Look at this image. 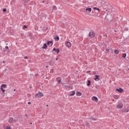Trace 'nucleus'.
Segmentation results:
<instances>
[{"instance_id": "nucleus-1", "label": "nucleus", "mask_w": 129, "mask_h": 129, "mask_svg": "<svg viewBox=\"0 0 129 129\" xmlns=\"http://www.w3.org/2000/svg\"><path fill=\"white\" fill-rule=\"evenodd\" d=\"M35 96L37 98H41L44 96V94L41 92H39L35 95Z\"/></svg>"}, {"instance_id": "nucleus-2", "label": "nucleus", "mask_w": 129, "mask_h": 129, "mask_svg": "<svg viewBox=\"0 0 129 129\" xmlns=\"http://www.w3.org/2000/svg\"><path fill=\"white\" fill-rule=\"evenodd\" d=\"M89 37H90V38H94V37H95V33H94V32H90L89 33Z\"/></svg>"}, {"instance_id": "nucleus-3", "label": "nucleus", "mask_w": 129, "mask_h": 129, "mask_svg": "<svg viewBox=\"0 0 129 129\" xmlns=\"http://www.w3.org/2000/svg\"><path fill=\"white\" fill-rule=\"evenodd\" d=\"M65 45L66 46V47H67V48H71V43H70V42L69 41H66Z\"/></svg>"}, {"instance_id": "nucleus-4", "label": "nucleus", "mask_w": 129, "mask_h": 129, "mask_svg": "<svg viewBox=\"0 0 129 129\" xmlns=\"http://www.w3.org/2000/svg\"><path fill=\"white\" fill-rule=\"evenodd\" d=\"M9 122L10 123H13V122L15 123V121H14V118H13V117H10V118H9Z\"/></svg>"}, {"instance_id": "nucleus-5", "label": "nucleus", "mask_w": 129, "mask_h": 129, "mask_svg": "<svg viewBox=\"0 0 129 129\" xmlns=\"http://www.w3.org/2000/svg\"><path fill=\"white\" fill-rule=\"evenodd\" d=\"M116 91H118V92H119L120 93H121L122 92H123V89H121V88H119V89H116Z\"/></svg>"}, {"instance_id": "nucleus-6", "label": "nucleus", "mask_w": 129, "mask_h": 129, "mask_svg": "<svg viewBox=\"0 0 129 129\" xmlns=\"http://www.w3.org/2000/svg\"><path fill=\"white\" fill-rule=\"evenodd\" d=\"M75 95V91H73L70 93L69 96H73Z\"/></svg>"}, {"instance_id": "nucleus-7", "label": "nucleus", "mask_w": 129, "mask_h": 129, "mask_svg": "<svg viewBox=\"0 0 129 129\" xmlns=\"http://www.w3.org/2000/svg\"><path fill=\"white\" fill-rule=\"evenodd\" d=\"M53 51H55L58 54L59 52H60V49L58 48L56 49L55 48H53Z\"/></svg>"}, {"instance_id": "nucleus-8", "label": "nucleus", "mask_w": 129, "mask_h": 129, "mask_svg": "<svg viewBox=\"0 0 129 129\" xmlns=\"http://www.w3.org/2000/svg\"><path fill=\"white\" fill-rule=\"evenodd\" d=\"M92 100H93V101H96V102H97V101H98V98H97V97H95V96H93V97H92Z\"/></svg>"}, {"instance_id": "nucleus-9", "label": "nucleus", "mask_w": 129, "mask_h": 129, "mask_svg": "<svg viewBox=\"0 0 129 129\" xmlns=\"http://www.w3.org/2000/svg\"><path fill=\"white\" fill-rule=\"evenodd\" d=\"M95 78H94V80H95L96 81H98V80H100L99 79V76L98 75H95Z\"/></svg>"}, {"instance_id": "nucleus-10", "label": "nucleus", "mask_w": 129, "mask_h": 129, "mask_svg": "<svg viewBox=\"0 0 129 129\" xmlns=\"http://www.w3.org/2000/svg\"><path fill=\"white\" fill-rule=\"evenodd\" d=\"M91 11H92V9L90 8H88L86 9V11L88 12L89 13H91Z\"/></svg>"}, {"instance_id": "nucleus-11", "label": "nucleus", "mask_w": 129, "mask_h": 129, "mask_svg": "<svg viewBox=\"0 0 129 129\" xmlns=\"http://www.w3.org/2000/svg\"><path fill=\"white\" fill-rule=\"evenodd\" d=\"M76 95L77 96H81V95H82V93L80 92H77Z\"/></svg>"}, {"instance_id": "nucleus-12", "label": "nucleus", "mask_w": 129, "mask_h": 129, "mask_svg": "<svg viewBox=\"0 0 129 129\" xmlns=\"http://www.w3.org/2000/svg\"><path fill=\"white\" fill-rule=\"evenodd\" d=\"M47 45H50V46H53V41H48Z\"/></svg>"}, {"instance_id": "nucleus-13", "label": "nucleus", "mask_w": 129, "mask_h": 129, "mask_svg": "<svg viewBox=\"0 0 129 129\" xmlns=\"http://www.w3.org/2000/svg\"><path fill=\"white\" fill-rule=\"evenodd\" d=\"M122 104H119L117 105V108H122Z\"/></svg>"}, {"instance_id": "nucleus-14", "label": "nucleus", "mask_w": 129, "mask_h": 129, "mask_svg": "<svg viewBox=\"0 0 129 129\" xmlns=\"http://www.w3.org/2000/svg\"><path fill=\"white\" fill-rule=\"evenodd\" d=\"M88 83L87 84V86H90L91 85V81L90 80H88L87 81Z\"/></svg>"}, {"instance_id": "nucleus-15", "label": "nucleus", "mask_w": 129, "mask_h": 129, "mask_svg": "<svg viewBox=\"0 0 129 129\" xmlns=\"http://www.w3.org/2000/svg\"><path fill=\"white\" fill-rule=\"evenodd\" d=\"M89 119H91V120H97V119L96 118H94L93 117H89Z\"/></svg>"}, {"instance_id": "nucleus-16", "label": "nucleus", "mask_w": 129, "mask_h": 129, "mask_svg": "<svg viewBox=\"0 0 129 129\" xmlns=\"http://www.w3.org/2000/svg\"><path fill=\"white\" fill-rule=\"evenodd\" d=\"M47 44L46 43H44L43 44V46H42V49H47Z\"/></svg>"}, {"instance_id": "nucleus-17", "label": "nucleus", "mask_w": 129, "mask_h": 129, "mask_svg": "<svg viewBox=\"0 0 129 129\" xmlns=\"http://www.w3.org/2000/svg\"><path fill=\"white\" fill-rule=\"evenodd\" d=\"M114 52L117 55V54H118L119 53V51L117 50H115Z\"/></svg>"}, {"instance_id": "nucleus-18", "label": "nucleus", "mask_w": 129, "mask_h": 129, "mask_svg": "<svg viewBox=\"0 0 129 129\" xmlns=\"http://www.w3.org/2000/svg\"><path fill=\"white\" fill-rule=\"evenodd\" d=\"M6 87H7V85H6L5 84L2 85V86H1V88H6Z\"/></svg>"}, {"instance_id": "nucleus-19", "label": "nucleus", "mask_w": 129, "mask_h": 129, "mask_svg": "<svg viewBox=\"0 0 129 129\" xmlns=\"http://www.w3.org/2000/svg\"><path fill=\"white\" fill-rule=\"evenodd\" d=\"M122 56L123 58H125L126 57V53H123Z\"/></svg>"}, {"instance_id": "nucleus-20", "label": "nucleus", "mask_w": 129, "mask_h": 129, "mask_svg": "<svg viewBox=\"0 0 129 129\" xmlns=\"http://www.w3.org/2000/svg\"><path fill=\"white\" fill-rule=\"evenodd\" d=\"M14 122H17V121H18V118H15L14 119Z\"/></svg>"}, {"instance_id": "nucleus-21", "label": "nucleus", "mask_w": 129, "mask_h": 129, "mask_svg": "<svg viewBox=\"0 0 129 129\" xmlns=\"http://www.w3.org/2000/svg\"><path fill=\"white\" fill-rule=\"evenodd\" d=\"M64 87H65V88H70V86L64 85Z\"/></svg>"}, {"instance_id": "nucleus-22", "label": "nucleus", "mask_w": 129, "mask_h": 129, "mask_svg": "<svg viewBox=\"0 0 129 129\" xmlns=\"http://www.w3.org/2000/svg\"><path fill=\"white\" fill-rule=\"evenodd\" d=\"M94 10H97V11H98V13H99V9L95 7L94 8Z\"/></svg>"}, {"instance_id": "nucleus-23", "label": "nucleus", "mask_w": 129, "mask_h": 129, "mask_svg": "<svg viewBox=\"0 0 129 129\" xmlns=\"http://www.w3.org/2000/svg\"><path fill=\"white\" fill-rule=\"evenodd\" d=\"M48 27H44L43 29L44 31H47L48 30Z\"/></svg>"}, {"instance_id": "nucleus-24", "label": "nucleus", "mask_w": 129, "mask_h": 129, "mask_svg": "<svg viewBox=\"0 0 129 129\" xmlns=\"http://www.w3.org/2000/svg\"><path fill=\"white\" fill-rule=\"evenodd\" d=\"M124 31H128V28L125 27V28H124Z\"/></svg>"}, {"instance_id": "nucleus-25", "label": "nucleus", "mask_w": 129, "mask_h": 129, "mask_svg": "<svg viewBox=\"0 0 129 129\" xmlns=\"http://www.w3.org/2000/svg\"><path fill=\"white\" fill-rule=\"evenodd\" d=\"M86 125L87 126H88L89 127V126H90V124H89V123H87V124H86Z\"/></svg>"}, {"instance_id": "nucleus-26", "label": "nucleus", "mask_w": 129, "mask_h": 129, "mask_svg": "<svg viewBox=\"0 0 129 129\" xmlns=\"http://www.w3.org/2000/svg\"><path fill=\"white\" fill-rule=\"evenodd\" d=\"M58 84H60V83H61V79L58 80Z\"/></svg>"}, {"instance_id": "nucleus-27", "label": "nucleus", "mask_w": 129, "mask_h": 129, "mask_svg": "<svg viewBox=\"0 0 129 129\" xmlns=\"http://www.w3.org/2000/svg\"><path fill=\"white\" fill-rule=\"evenodd\" d=\"M1 90L2 91H3L4 92H5V91H6V90H4V88H2L1 87Z\"/></svg>"}, {"instance_id": "nucleus-28", "label": "nucleus", "mask_w": 129, "mask_h": 129, "mask_svg": "<svg viewBox=\"0 0 129 129\" xmlns=\"http://www.w3.org/2000/svg\"><path fill=\"white\" fill-rule=\"evenodd\" d=\"M56 6H53V8H52V9H53V10H56Z\"/></svg>"}, {"instance_id": "nucleus-29", "label": "nucleus", "mask_w": 129, "mask_h": 129, "mask_svg": "<svg viewBox=\"0 0 129 129\" xmlns=\"http://www.w3.org/2000/svg\"><path fill=\"white\" fill-rule=\"evenodd\" d=\"M26 28H27V26L24 25L23 26V29H26Z\"/></svg>"}, {"instance_id": "nucleus-30", "label": "nucleus", "mask_w": 129, "mask_h": 129, "mask_svg": "<svg viewBox=\"0 0 129 129\" xmlns=\"http://www.w3.org/2000/svg\"><path fill=\"white\" fill-rule=\"evenodd\" d=\"M6 129H11V126H7Z\"/></svg>"}, {"instance_id": "nucleus-31", "label": "nucleus", "mask_w": 129, "mask_h": 129, "mask_svg": "<svg viewBox=\"0 0 129 129\" xmlns=\"http://www.w3.org/2000/svg\"><path fill=\"white\" fill-rule=\"evenodd\" d=\"M3 12H7V9H3Z\"/></svg>"}, {"instance_id": "nucleus-32", "label": "nucleus", "mask_w": 129, "mask_h": 129, "mask_svg": "<svg viewBox=\"0 0 129 129\" xmlns=\"http://www.w3.org/2000/svg\"><path fill=\"white\" fill-rule=\"evenodd\" d=\"M56 40H57V41H59V36L56 37Z\"/></svg>"}, {"instance_id": "nucleus-33", "label": "nucleus", "mask_w": 129, "mask_h": 129, "mask_svg": "<svg viewBox=\"0 0 129 129\" xmlns=\"http://www.w3.org/2000/svg\"><path fill=\"white\" fill-rule=\"evenodd\" d=\"M5 48H6V49H9V46H6V47H5Z\"/></svg>"}, {"instance_id": "nucleus-34", "label": "nucleus", "mask_w": 129, "mask_h": 129, "mask_svg": "<svg viewBox=\"0 0 129 129\" xmlns=\"http://www.w3.org/2000/svg\"><path fill=\"white\" fill-rule=\"evenodd\" d=\"M24 59H28V56H25Z\"/></svg>"}, {"instance_id": "nucleus-35", "label": "nucleus", "mask_w": 129, "mask_h": 129, "mask_svg": "<svg viewBox=\"0 0 129 129\" xmlns=\"http://www.w3.org/2000/svg\"><path fill=\"white\" fill-rule=\"evenodd\" d=\"M106 51L107 52H108V51H109V49H106Z\"/></svg>"}, {"instance_id": "nucleus-36", "label": "nucleus", "mask_w": 129, "mask_h": 129, "mask_svg": "<svg viewBox=\"0 0 129 129\" xmlns=\"http://www.w3.org/2000/svg\"><path fill=\"white\" fill-rule=\"evenodd\" d=\"M28 104H31V102H28Z\"/></svg>"}, {"instance_id": "nucleus-37", "label": "nucleus", "mask_w": 129, "mask_h": 129, "mask_svg": "<svg viewBox=\"0 0 129 129\" xmlns=\"http://www.w3.org/2000/svg\"><path fill=\"white\" fill-rule=\"evenodd\" d=\"M55 60H56V61H57L58 60V58H56Z\"/></svg>"}, {"instance_id": "nucleus-38", "label": "nucleus", "mask_w": 129, "mask_h": 129, "mask_svg": "<svg viewBox=\"0 0 129 129\" xmlns=\"http://www.w3.org/2000/svg\"><path fill=\"white\" fill-rule=\"evenodd\" d=\"M25 116H27V117H28V115L26 114Z\"/></svg>"}, {"instance_id": "nucleus-39", "label": "nucleus", "mask_w": 129, "mask_h": 129, "mask_svg": "<svg viewBox=\"0 0 129 129\" xmlns=\"http://www.w3.org/2000/svg\"><path fill=\"white\" fill-rule=\"evenodd\" d=\"M89 72H90V71L87 72V73H89Z\"/></svg>"}, {"instance_id": "nucleus-40", "label": "nucleus", "mask_w": 129, "mask_h": 129, "mask_svg": "<svg viewBox=\"0 0 129 129\" xmlns=\"http://www.w3.org/2000/svg\"><path fill=\"white\" fill-rule=\"evenodd\" d=\"M46 68H48V66H46Z\"/></svg>"}, {"instance_id": "nucleus-41", "label": "nucleus", "mask_w": 129, "mask_h": 129, "mask_svg": "<svg viewBox=\"0 0 129 129\" xmlns=\"http://www.w3.org/2000/svg\"><path fill=\"white\" fill-rule=\"evenodd\" d=\"M3 62V63H5V60H4Z\"/></svg>"}, {"instance_id": "nucleus-42", "label": "nucleus", "mask_w": 129, "mask_h": 129, "mask_svg": "<svg viewBox=\"0 0 129 129\" xmlns=\"http://www.w3.org/2000/svg\"><path fill=\"white\" fill-rule=\"evenodd\" d=\"M57 80H58V79H59V78H57V79H56Z\"/></svg>"}, {"instance_id": "nucleus-43", "label": "nucleus", "mask_w": 129, "mask_h": 129, "mask_svg": "<svg viewBox=\"0 0 129 129\" xmlns=\"http://www.w3.org/2000/svg\"><path fill=\"white\" fill-rule=\"evenodd\" d=\"M14 91H16V89H14Z\"/></svg>"}, {"instance_id": "nucleus-44", "label": "nucleus", "mask_w": 129, "mask_h": 129, "mask_svg": "<svg viewBox=\"0 0 129 129\" xmlns=\"http://www.w3.org/2000/svg\"><path fill=\"white\" fill-rule=\"evenodd\" d=\"M42 3H45V1H43Z\"/></svg>"}, {"instance_id": "nucleus-45", "label": "nucleus", "mask_w": 129, "mask_h": 129, "mask_svg": "<svg viewBox=\"0 0 129 129\" xmlns=\"http://www.w3.org/2000/svg\"><path fill=\"white\" fill-rule=\"evenodd\" d=\"M112 100H113V101H114V99H113Z\"/></svg>"}, {"instance_id": "nucleus-46", "label": "nucleus", "mask_w": 129, "mask_h": 129, "mask_svg": "<svg viewBox=\"0 0 129 129\" xmlns=\"http://www.w3.org/2000/svg\"><path fill=\"white\" fill-rule=\"evenodd\" d=\"M114 32H116V30H114Z\"/></svg>"}, {"instance_id": "nucleus-47", "label": "nucleus", "mask_w": 129, "mask_h": 129, "mask_svg": "<svg viewBox=\"0 0 129 129\" xmlns=\"http://www.w3.org/2000/svg\"><path fill=\"white\" fill-rule=\"evenodd\" d=\"M46 106H47V107H48V105H46Z\"/></svg>"}, {"instance_id": "nucleus-48", "label": "nucleus", "mask_w": 129, "mask_h": 129, "mask_svg": "<svg viewBox=\"0 0 129 129\" xmlns=\"http://www.w3.org/2000/svg\"><path fill=\"white\" fill-rule=\"evenodd\" d=\"M30 124H32V123H30Z\"/></svg>"}]
</instances>
